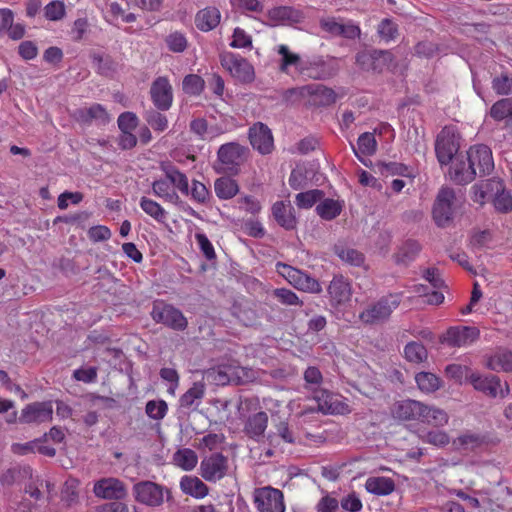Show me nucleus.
Here are the masks:
<instances>
[{"instance_id": "1", "label": "nucleus", "mask_w": 512, "mask_h": 512, "mask_svg": "<svg viewBox=\"0 0 512 512\" xmlns=\"http://www.w3.org/2000/svg\"><path fill=\"white\" fill-rule=\"evenodd\" d=\"M277 53L281 56L278 67L279 71L305 81L328 80L338 72V67L333 59L326 60L323 56H312L303 59L284 44L277 47Z\"/></svg>"}, {"instance_id": "2", "label": "nucleus", "mask_w": 512, "mask_h": 512, "mask_svg": "<svg viewBox=\"0 0 512 512\" xmlns=\"http://www.w3.org/2000/svg\"><path fill=\"white\" fill-rule=\"evenodd\" d=\"M248 153L249 149L237 142L225 143L217 151V160L213 164V169L218 174L238 175Z\"/></svg>"}, {"instance_id": "3", "label": "nucleus", "mask_w": 512, "mask_h": 512, "mask_svg": "<svg viewBox=\"0 0 512 512\" xmlns=\"http://www.w3.org/2000/svg\"><path fill=\"white\" fill-rule=\"evenodd\" d=\"M220 63L237 82L249 84L255 80L253 65L240 55L224 52L220 55Z\"/></svg>"}, {"instance_id": "4", "label": "nucleus", "mask_w": 512, "mask_h": 512, "mask_svg": "<svg viewBox=\"0 0 512 512\" xmlns=\"http://www.w3.org/2000/svg\"><path fill=\"white\" fill-rule=\"evenodd\" d=\"M460 148V136L451 127H444L437 135L435 141V153L440 165L451 163Z\"/></svg>"}, {"instance_id": "5", "label": "nucleus", "mask_w": 512, "mask_h": 512, "mask_svg": "<svg viewBox=\"0 0 512 512\" xmlns=\"http://www.w3.org/2000/svg\"><path fill=\"white\" fill-rule=\"evenodd\" d=\"M276 271L298 290L308 293H320L322 291L320 283L300 269L278 262L276 264Z\"/></svg>"}, {"instance_id": "6", "label": "nucleus", "mask_w": 512, "mask_h": 512, "mask_svg": "<svg viewBox=\"0 0 512 512\" xmlns=\"http://www.w3.org/2000/svg\"><path fill=\"white\" fill-rule=\"evenodd\" d=\"M355 61L362 70L379 74L391 67L394 56L388 50L370 49L358 52Z\"/></svg>"}, {"instance_id": "7", "label": "nucleus", "mask_w": 512, "mask_h": 512, "mask_svg": "<svg viewBox=\"0 0 512 512\" xmlns=\"http://www.w3.org/2000/svg\"><path fill=\"white\" fill-rule=\"evenodd\" d=\"M132 492L138 503L153 508L164 503L165 495L170 496V491L167 488L148 480L134 484Z\"/></svg>"}, {"instance_id": "8", "label": "nucleus", "mask_w": 512, "mask_h": 512, "mask_svg": "<svg viewBox=\"0 0 512 512\" xmlns=\"http://www.w3.org/2000/svg\"><path fill=\"white\" fill-rule=\"evenodd\" d=\"M228 471V457L219 452L204 457L200 462V475L208 482L220 481L228 474Z\"/></svg>"}, {"instance_id": "9", "label": "nucleus", "mask_w": 512, "mask_h": 512, "mask_svg": "<svg viewBox=\"0 0 512 512\" xmlns=\"http://www.w3.org/2000/svg\"><path fill=\"white\" fill-rule=\"evenodd\" d=\"M254 503L259 512H285L282 491L271 486L256 489Z\"/></svg>"}, {"instance_id": "10", "label": "nucleus", "mask_w": 512, "mask_h": 512, "mask_svg": "<svg viewBox=\"0 0 512 512\" xmlns=\"http://www.w3.org/2000/svg\"><path fill=\"white\" fill-rule=\"evenodd\" d=\"M469 382L475 390L492 398L498 396L504 398L510 392L508 384H502L500 378L495 375L484 376L479 373H470Z\"/></svg>"}, {"instance_id": "11", "label": "nucleus", "mask_w": 512, "mask_h": 512, "mask_svg": "<svg viewBox=\"0 0 512 512\" xmlns=\"http://www.w3.org/2000/svg\"><path fill=\"white\" fill-rule=\"evenodd\" d=\"M454 199L455 193L451 188L445 187L438 192L432 210L433 219L437 226L446 227L451 222Z\"/></svg>"}, {"instance_id": "12", "label": "nucleus", "mask_w": 512, "mask_h": 512, "mask_svg": "<svg viewBox=\"0 0 512 512\" xmlns=\"http://www.w3.org/2000/svg\"><path fill=\"white\" fill-rule=\"evenodd\" d=\"M53 417V405L51 401L33 402L27 404L19 416V423L40 425L50 422Z\"/></svg>"}, {"instance_id": "13", "label": "nucleus", "mask_w": 512, "mask_h": 512, "mask_svg": "<svg viewBox=\"0 0 512 512\" xmlns=\"http://www.w3.org/2000/svg\"><path fill=\"white\" fill-rule=\"evenodd\" d=\"M467 156L476 168V176L482 177L489 175L494 169V161L491 149L484 145H474L467 151Z\"/></svg>"}, {"instance_id": "14", "label": "nucleus", "mask_w": 512, "mask_h": 512, "mask_svg": "<svg viewBox=\"0 0 512 512\" xmlns=\"http://www.w3.org/2000/svg\"><path fill=\"white\" fill-rule=\"evenodd\" d=\"M314 398L318 403L319 410L325 414L343 415L350 413L349 405L339 394H335L326 389H322L319 390L316 395H314Z\"/></svg>"}, {"instance_id": "15", "label": "nucleus", "mask_w": 512, "mask_h": 512, "mask_svg": "<svg viewBox=\"0 0 512 512\" xmlns=\"http://www.w3.org/2000/svg\"><path fill=\"white\" fill-rule=\"evenodd\" d=\"M150 95L158 110L166 111L170 109L173 102V92L172 86L166 77H158L152 82Z\"/></svg>"}, {"instance_id": "16", "label": "nucleus", "mask_w": 512, "mask_h": 512, "mask_svg": "<svg viewBox=\"0 0 512 512\" xmlns=\"http://www.w3.org/2000/svg\"><path fill=\"white\" fill-rule=\"evenodd\" d=\"M249 140L252 147L263 155L271 153L274 148L272 132L267 125L261 122L250 127Z\"/></svg>"}, {"instance_id": "17", "label": "nucleus", "mask_w": 512, "mask_h": 512, "mask_svg": "<svg viewBox=\"0 0 512 512\" xmlns=\"http://www.w3.org/2000/svg\"><path fill=\"white\" fill-rule=\"evenodd\" d=\"M93 492L99 498L115 500L123 499L127 494L124 483L113 477L98 480L94 484Z\"/></svg>"}, {"instance_id": "18", "label": "nucleus", "mask_w": 512, "mask_h": 512, "mask_svg": "<svg viewBox=\"0 0 512 512\" xmlns=\"http://www.w3.org/2000/svg\"><path fill=\"white\" fill-rule=\"evenodd\" d=\"M451 163L449 176L453 182L464 185L475 179L476 168L472 166L467 155L463 156L459 154Z\"/></svg>"}, {"instance_id": "19", "label": "nucleus", "mask_w": 512, "mask_h": 512, "mask_svg": "<svg viewBox=\"0 0 512 512\" xmlns=\"http://www.w3.org/2000/svg\"><path fill=\"white\" fill-rule=\"evenodd\" d=\"M399 305L396 295L381 298L378 302L361 312L360 320H381L388 318Z\"/></svg>"}, {"instance_id": "20", "label": "nucleus", "mask_w": 512, "mask_h": 512, "mask_svg": "<svg viewBox=\"0 0 512 512\" xmlns=\"http://www.w3.org/2000/svg\"><path fill=\"white\" fill-rule=\"evenodd\" d=\"M479 336V329L470 326L450 327L443 335L442 341L451 346H464L474 342Z\"/></svg>"}, {"instance_id": "21", "label": "nucleus", "mask_w": 512, "mask_h": 512, "mask_svg": "<svg viewBox=\"0 0 512 512\" xmlns=\"http://www.w3.org/2000/svg\"><path fill=\"white\" fill-rule=\"evenodd\" d=\"M422 409V402L412 399H405L395 402L391 407L393 418L400 421H419Z\"/></svg>"}, {"instance_id": "22", "label": "nucleus", "mask_w": 512, "mask_h": 512, "mask_svg": "<svg viewBox=\"0 0 512 512\" xmlns=\"http://www.w3.org/2000/svg\"><path fill=\"white\" fill-rule=\"evenodd\" d=\"M487 186H491L493 191V205L500 213H509L512 211V194L505 189L504 182L501 179H488Z\"/></svg>"}, {"instance_id": "23", "label": "nucleus", "mask_w": 512, "mask_h": 512, "mask_svg": "<svg viewBox=\"0 0 512 512\" xmlns=\"http://www.w3.org/2000/svg\"><path fill=\"white\" fill-rule=\"evenodd\" d=\"M75 119L85 125L91 124L93 121L101 125L109 123L110 117L106 109L98 103L92 104L88 108H81L75 111Z\"/></svg>"}, {"instance_id": "24", "label": "nucleus", "mask_w": 512, "mask_h": 512, "mask_svg": "<svg viewBox=\"0 0 512 512\" xmlns=\"http://www.w3.org/2000/svg\"><path fill=\"white\" fill-rule=\"evenodd\" d=\"M299 93L302 96L309 95L314 97V102L320 106H327L335 102L336 93L326 86L320 84H308L300 87Z\"/></svg>"}, {"instance_id": "25", "label": "nucleus", "mask_w": 512, "mask_h": 512, "mask_svg": "<svg viewBox=\"0 0 512 512\" xmlns=\"http://www.w3.org/2000/svg\"><path fill=\"white\" fill-rule=\"evenodd\" d=\"M485 366L496 372L512 371V351L498 348L493 354L485 356Z\"/></svg>"}, {"instance_id": "26", "label": "nucleus", "mask_w": 512, "mask_h": 512, "mask_svg": "<svg viewBox=\"0 0 512 512\" xmlns=\"http://www.w3.org/2000/svg\"><path fill=\"white\" fill-rule=\"evenodd\" d=\"M272 214L276 222L286 230L296 227L297 220L294 215V208L290 203L278 201L272 206Z\"/></svg>"}, {"instance_id": "27", "label": "nucleus", "mask_w": 512, "mask_h": 512, "mask_svg": "<svg viewBox=\"0 0 512 512\" xmlns=\"http://www.w3.org/2000/svg\"><path fill=\"white\" fill-rule=\"evenodd\" d=\"M179 485L184 494L196 499L204 498L209 492L208 486L197 476L184 475Z\"/></svg>"}, {"instance_id": "28", "label": "nucleus", "mask_w": 512, "mask_h": 512, "mask_svg": "<svg viewBox=\"0 0 512 512\" xmlns=\"http://www.w3.org/2000/svg\"><path fill=\"white\" fill-rule=\"evenodd\" d=\"M419 421L434 427H444L448 424L449 415L445 410L439 407L422 403Z\"/></svg>"}, {"instance_id": "29", "label": "nucleus", "mask_w": 512, "mask_h": 512, "mask_svg": "<svg viewBox=\"0 0 512 512\" xmlns=\"http://www.w3.org/2000/svg\"><path fill=\"white\" fill-rule=\"evenodd\" d=\"M331 299L337 304L345 303L351 297V285L342 275L334 276L328 287Z\"/></svg>"}, {"instance_id": "30", "label": "nucleus", "mask_w": 512, "mask_h": 512, "mask_svg": "<svg viewBox=\"0 0 512 512\" xmlns=\"http://www.w3.org/2000/svg\"><path fill=\"white\" fill-rule=\"evenodd\" d=\"M268 425V415L261 411L250 416L245 424V433L252 439L259 440L263 437Z\"/></svg>"}, {"instance_id": "31", "label": "nucleus", "mask_w": 512, "mask_h": 512, "mask_svg": "<svg viewBox=\"0 0 512 512\" xmlns=\"http://www.w3.org/2000/svg\"><path fill=\"white\" fill-rule=\"evenodd\" d=\"M421 251V245L412 239L406 240L393 255L396 264L407 266L416 259Z\"/></svg>"}, {"instance_id": "32", "label": "nucleus", "mask_w": 512, "mask_h": 512, "mask_svg": "<svg viewBox=\"0 0 512 512\" xmlns=\"http://www.w3.org/2000/svg\"><path fill=\"white\" fill-rule=\"evenodd\" d=\"M269 16L272 20L289 24H299L304 20L303 12L290 6L274 7L269 11Z\"/></svg>"}, {"instance_id": "33", "label": "nucleus", "mask_w": 512, "mask_h": 512, "mask_svg": "<svg viewBox=\"0 0 512 512\" xmlns=\"http://www.w3.org/2000/svg\"><path fill=\"white\" fill-rule=\"evenodd\" d=\"M153 320H186L180 310L164 300H155L151 311Z\"/></svg>"}, {"instance_id": "34", "label": "nucleus", "mask_w": 512, "mask_h": 512, "mask_svg": "<svg viewBox=\"0 0 512 512\" xmlns=\"http://www.w3.org/2000/svg\"><path fill=\"white\" fill-rule=\"evenodd\" d=\"M365 489L370 494L386 496L395 490V483L389 477H369L365 482Z\"/></svg>"}, {"instance_id": "35", "label": "nucleus", "mask_w": 512, "mask_h": 512, "mask_svg": "<svg viewBox=\"0 0 512 512\" xmlns=\"http://www.w3.org/2000/svg\"><path fill=\"white\" fill-rule=\"evenodd\" d=\"M226 176L217 178L214 182V191L216 196L221 200H229L236 196L239 192V185L236 180Z\"/></svg>"}, {"instance_id": "36", "label": "nucleus", "mask_w": 512, "mask_h": 512, "mask_svg": "<svg viewBox=\"0 0 512 512\" xmlns=\"http://www.w3.org/2000/svg\"><path fill=\"white\" fill-rule=\"evenodd\" d=\"M220 12L215 7H207L196 14L195 22L198 29L210 31L220 22Z\"/></svg>"}, {"instance_id": "37", "label": "nucleus", "mask_w": 512, "mask_h": 512, "mask_svg": "<svg viewBox=\"0 0 512 512\" xmlns=\"http://www.w3.org/2000/svg\"><path fill=\"white\" fill-rule=\"evenodd\" d=\"M189 129L202 141H210L220 134L216 127L209 126L207 120L202 117L193 119L189 124Z\"/></svg>"}, {"instance_id": "38", "label": "nucleus", "mask_w": 512, "mask_h": 512, "mask_svg": "<svg viewBox=\"0 0 512 512\" xmlns=\"http://www.w3.org/2000/svg\"><path fill=\"white\" fill-rule=\"evenodd\" d=\"M205 394V385L201 382L193 383L192 387L189 388L179 400L182 408L190 409L196 408L200 405L202 398Z\"/></svg>"}, {"instance_id": "39", "label": "nucleus", "mask_w": 512, "mask_h": 512, "mask_svg": "<svg viewBox=\"0 0 512 512\" xmlns=\"http://www.w3.org/2000/svg\"><path fill=\"white\" fill-rule=\"evenodd\" d=\"M152 192L155 196L163 199L165 202L175 205L180 202L179 195L166 178L155 180L152 183Z\"/></svg>"}, {"instance_id": "40", "label": "nucleus", "mask_w": 512, "mask_h": 512, "mask_svg": "<svg viewBox=\"0 0 512 512\" xmlns=\"http://www.w3.org/2000/svg\"><path fill=\"white\" fill-rule=\"evenodd\" d=\"M80 482L75 478L65 481L61 490V503L65 508H73L79 503Z\"/></svg>"}, {"instance_id": "41", "label": "nucleus", "mask_w": 512, "mask_h": 512, "mask_svg": "<svg viewBox=\"0 0 512 512\" xmlns=\"http://www.w3.org/2000/svg\"><path fill=\"white\" fill-rule=\"evenodd\" d=\"M173 463L184 471L193 470L198 463L196 452L190 448L178 449L173 454Z\"/></svg>"}, {"instance_id": "42", "label": "nucleus", "mask_w": 512, "mask_h": 512, "mask_svg": "<svg viewBox=\"0 0 512 512\" xmlns=\"http://www.w3.org/2000/svg\"><path fill=\"white\" fill-rule=\"evenodd\" d=\"M163 171L165 173V178L170 182V185L174 189H178L183 194L188 195L189 183L188 178L184 173L172 165L164 167Z\"/></svg>"}, {"instance_id": "43", "label": "nucleus", "mask_w": 512, "mask_h": 512, "mask_svg": "<svg viewBox=\"0 0 512 512\" xmlns=\"http://www.w3.org/2000/svg\"><path fill=\"white\" fill-rule=\"evenodd\" d=\"M415 381L421 392L431 394L442 386L441 379L431 372H419L415 375Z\"/></svg>"}, {"instance_id": "44", "label": "nucleus", "mask_w": 512, "mask_h": 512, "mask_svg": "<svg viewBox=\"0 0 512 512\" xmlns=\"http://www.w3.org/2000/svg\"><path fill=\"white\" fill-rule=\"evenodd\" d=\"M343 203L331 198H326L316 206L317 214L324 220L330 221L340 215Z\"/></svg>"}, {"instance_id": "45", "label": "nucleus", "mask_w": 512, "mask_h": 512, "mask_svg": "<svg viewBox=\"0 0 512 512\" xmlns=\"http://www.w3.org/2000/svg\"><path fill=\"white\" fill-rule=\"evenodd\" d=\"M139 205L147 215L156 221L162 223L166 220L167 212L158 202L147 197H142Z\"/></svg>"}, {"instance_id": "46", "label": "nucleus", "mask_w": 512, "mask_h": 512, "mask_svg": "<svg viewBox=\"0 0 512 512\" xmlns=\"http://www.w3.org/2000/svg\"><path fill=\"white\" fill-rule=\"evenodd\" d=\"M512 114V99L503 98L495 102L490 109V116L495 121H508Z\"/></svg>"}, {"instance_id": "47", "label": "nucleus", "mask_w": 512, "mask_h": 512, "mask_svg": "<svg viewBox=\"0 0 512 512\" xmlns=\"http://www.w3.org/2000/svg\"><path fill=\"white\" fill-rule=\"evenodd\" d=\"M419 437L424 443L439 448L445 447L450 442L449 435L443 430H428L423 432Z\"/></svg>"}, {"instance_id": "48", "label": "nucleus", "mask_w": 512, "mask_h": 512, "mask_svg": "<svg viewBox=\"0 0 512 512\" xmlns=\"http://www.w3.org/2000/svg\"><path fill=\"white\" fill-rule=\"evenodd\" d=\"M55 485L50 480L47 479H38L35 482L30 483L26 487V493H28L32 498L38 500L42 494V490L45 489L47 493V498H50L52 492L54 491Z\"/></svg>"}, {"instance_id": "49", "label": "nucleus", "mask_w": 512, "mask_h": 512, "mask_svg": "<svg viewBox=\"0 0 512 512\" xmlns=\"http://www.w3.org/2000/svg\"><path fill=\"white\" fill-rule=\"evenodd\" d=\"M404 355L409 362L421 363L427 359V350L418 342H409L404 348Z\"/></svg>"}, {"instance_id": "50", "label": "nucleus", "mask_w": 512, "mask_h": 512, "mask_svg": "<svg viewBox=\"0 0 512 512\" xmlns=\"http://www.w3.org/2000/svg\"><path fill=\"white\" fill-rule=\"evenodd\" d=\"M335 252L342 261L353 266H361L365 260L364 254L353 248L337 247Z\"/></svg>"}, {"instance_id": "51", "label": "nucleus", "mask_w": 512, "mask_h": 512, "mask_svg": "<svg viewBox=\"0 0 512 512\" xmlns=\"http://www.w3.org/2000/svg\"><path fill=\"white\" fill-rule=\"evenodd\" d=\"M304 380L306 388L311 390L315 395L319 390H322L321 384L323 382V376L317 367H308L304 372Z\"/></svg>"}, {"instance_id": "52", "label": "nucleus", "mask_w": 512, "mask_h": 512, "mask_svg": "<svg viewBox=\"0 0 512 512\" xmlns=\"http://www.w3.org/2000/svg\"><path fill=\"white\" fill-rule=\"evenodd\" d=\"M377 33L385 42L395 40L399 35L398 25L390 18H385L378 24Z\"/></svg>"}, {"instance_id": "53", "label": "nucleus", "mask_w": 512, "mask_h": 512, "mask_svg": "<svg viewBox=\"0 0 512 512\" xmlns=\"http://www.w3.org/2000/svg\"><path fill=\"white\" fill-rule=\"evenodd\" d=\"M357 145V150L353 147L356 156H358V152L363 155H372L376 151L377 143L372 133L365 132L359 136Z\"/></svg>"}, {"instance_id": "54", "label": "nucleus", "mask_w": 512, "mask_h": 512, "mask_svg": "<svg viewBox=\"0 0 512 512\" xmlns=\"http://www.w3.org/2000/svg\"><path fill=\"white\" fill-rule=\"evenodd\" d=\"M323 196V192L318 189L301 192L296 195L295 202L299 208H311Z\"/></svg>"}, {"instance_id": "55", "label": "nucleus", "mask_w": 512, "mask_h": 512, "mask_svg": "<svg viewBox=\"0 0 512 512\" xmlns=\"http://www.w3.org/2000/svg\"><path fill=\"white\" fill-rule=\"evenodd\" d=\"M144 118L155 131L163 132L168 127L167 117L157 110L151 109L146 111Z\"/></svg>"}, {"instance_id": "56", "label": "nucleus", "mask_w": 512, "mask_h": 512, "mask_svg": "<svg viewBox=\"0 0 512 512\" xmlns=\"http://www.w3.org/2000/svg\"><path fill=\"white\" fill-rule=\"evenodd\" d=\"M483 442V438L476 433L472 432H465L461 435H459L454 440V445H456L458 448H462L465 450L468 449H474L478 446H480Z\"/></svg>"}, {"instance_id": "57", "label": "nucleus", "mask_w": 512, "mask_h": 512, "mask_svg": "<svg viewBox=\"0 0 512 512\" xmlns=\"http://www.w3.org/2000/svg\"><path fill=\"white\" fill-rule=\"evenodd\" d=\"M165 43L168 49L174 53H182L188 46V41L185 35L178 31L170 33L165 38Z\"/></svg>"}, {"instance_id": "58", "label": "nucleus", "mask_w": 512, "mask_h": 512, "mask_svg": "<svg viewBox=\"0 0 512 512\" xmlns=\"http://www.w3.org/2000/svg\"><path fill=\"white\" fill-rule=\"evenodd\" d=\"M338 27L336 37H343L348 40L360 38L361 30L359 26L352 21H344L341 18Z\"/></svg>"}, {"instance_id": "59", "label": "nucleus", "mask_w": 512, "mask_h": 512, "mask_svg": "<svg viewBox=\"0 0 512 512\" xmlns=\"http://www.w3.org/2000/svg\"><path fill=\"white\" fill-rule=\"evenodd\" d=\"M92 60L98 73L102 75H109L116 69V63L109 55L93 54Z\"/></svg>"}, {"instance_id": "60", "label": "nucleus", "mask_w": 512, "mask_h": 512, "mask_svg": "<svg viewBox=\"0 0 512 512\" xmlns=\"http://www.w3.org/2000/svg\"><path fill=\"white\" fill-rule=\"evenodd\" d=\"M145 411L151 419L161 420L166 416L168 406L164 400H150L146 403Z\"/></svg>"}, {"instance_id": "61", "label": "nucleus", "mask_w": 512, "mask_h": 512, "mask_svg": "<svg viewBox=\"0 0 512 512\" xmlns=\"http://www.w3.org/2000/svg\"><path fill=\"white\" fill-rule=\"evenodd\" d=\"M204 80L196 74H189L183 79V90L190 95H199L204 89Z\"/></svg>"}, {"instance_id": "62", "label": "nucleus", "mask_w": 512, "mask_h": 512, "mask_svg": "<svg viewBox=\"0 0 512 512\" xmlns=\"http://www.w3.org/2000/svg\"><path fill=\"white\" fill-rule=\"evenodd\" d=\"M492 88L498 95H508L512 93V76L501 74L492 80Z\"/></svg>"}, {"instance_id": "63", "label": "nucleus", "mask_w": 512, "mask_h": 512, "mask_svg": "<svg viewBox=\"0 0 512 512\" xmlns=\"http://www.w3.org/2000/svg\"><path fill=\"white\" fill-rule=\"evenodd\" d=\"M44 14L50 21L61 20L65 16V5L62 1H52L45 6Z\"/></svg>"}, {"instance_id": "64", "label": "nucleus", "mask_w": 512, "mask_h": 512, "mask_svg": "<svg viewBox=\"0 0 512 512\" xmlns=\"http://www.w3.org/2000/svg\"><path fill=\"white\" fill-rule=\"evenodd\" d=\"M343 510L348 512H360L363 504L356 492H351L343 497L340 501Z\"/></svg>"}]
</instances>
